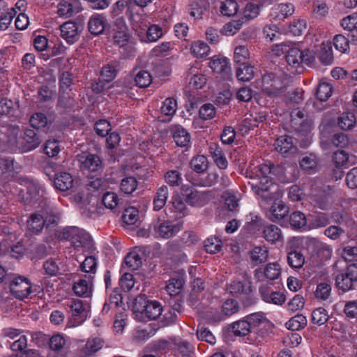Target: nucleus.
I'll return each instance as SVG.
<instances>
[{"mask_svg": "<svg viewBox=\"0 0 357 357\" xmlns=\"http://www.w3.org/2000/svg\"><path fill=\"white\" fill-rule=\"evenodd\" d=\"M275 146L278 152L285 154L294 148V139L290 136H281L276 139Z\"/></svg>", "mask_w": 357, "mask_h": 357, "instance_id": "obj_28", "label": "nucleus"}, {"mask_svg": "<svg viewBox=\"0 0 357 357\" xmlns=\"http://www.w3.org/2000/svg\"><path fill=\"white\" fill-rule=\"evenodd\" d=\"M338 126L342 130H350L356 124V116L351 112H344L338 118Z\"/></svg>", "mask_w": 357, "mask_h": 357, "instance_id": "obj_43", "label": "nucleus"}, {"mask_svg": "<svg viewBox=\"0 0 357 357\" xmlns=\"http://www.w3.org/2000/svg\"><path fill=\"white\" fill-rule=\"evenodd\" d=\"M190 52L195 57L202 58L208 54L210 47L206 43L198 40L192 44Z\"/></svg>", "mask_w": 357, "mask_h": 357, "instance_id": "obj_44", "label": "nucleus"}, {"mask_svg": "<svg viewBox=\"0 0 357 357\" xmlns=\"http://www.w3.org/2000/svg\"><path fill=\"white\" fill-rule=\"evenodd\" d=\"M31 283L26 278L16 277L10 282V293L20 300L26 298L31 293Z\"/></svg>", "mask_w": 357, "mask_h": 357, "instance_id": "obj_6", "label": "nucleus"}, {"mask_svg": "<svg viewBox=\"0 0 357 357\" xmlns=\"http://www.w3.org/2000/svg\"><path fill=\"white\" fill-rule=\"evenodd\" d=\"M81 26L73 21H68L60 26L61 35L68 43H74L79 38Z\"/></svg>", "mask_w": 357, "mask_h": 357, "instance_id": "obj_9", "label": "nucleus"}, {"mask_svg": "<svg viewBox=\"0 0 357 357\" xmlns=\"http://www.w3.org/2000/svg\"><path fill=\"white\" fill-rule=\"evenodd\" d=\"M251 187L264 200H271L275 198V191L273 190V188H275L273 183L264 182L261 180L251 183Z\"/></svg>", "mask_w": 357, "mask_h": 357, "instance_id": "obj_11", "label": "nucleus"}, {"mask_svg": "<svg viewBox=\"0 0 357 357\" xmlns=\"http://www.w3.org/2000/svg\"><path fill=\"white\" fill-rule=\"evenodd\" d=\"M69 308L73 326L82 324L88 317L90 311V303L86 301L72 299L66 304Z\"/></svg>", "mask_w": 357, "mask_h": 357, "instance_id": "obj_3", "label": "nucleus"}, {"mask_svg": "<svg viewBox=\"0 0 357 357\" xmlns=\"http://www.w3.org/2000/svg\"><path fill=\"white\" fill-rule=\"evenodd\" d=\"M291 126L298 132H307L312 126V120L303 111L294 109L291 112Z\"/></svg>", "mask_w": 357, "mask_h": 357, "instance_id": "obj_5", "label": "nucleus"}, {"mask_svg": "<svg viewBox=\"0 0 357 357\" xmlns=\"http://www.w3.org/2000/svg\"><path fill=\"white\" fill-rule=\"evenodd\" d=\"M168 197L169 188L167 185H162L158 188L153 200V210L155 211L161 210L165 206Z\"/></svg>", "mask_w": 357, "mask_h": 357, "instance_id": "obj_20", "label": "nucleus"}, {"mask_svg": "<svg viewBox=\"0 0 357 357\" xmlns=\"http://www.w3.org/2000/svg\"><path fill=\"white\" fill-rule=\"evenodd\" d=\"M231 328L234 335L236 336H245L252 333L246 317L243 319L234 322L231 325Z\"/></svg>", "mask_w": 357, "mask_h": 357, "instance_id": "obj_39", "label": "nucleus"}, {"mask_svg": "<svg viewBox=\"0 0 357 357\" xmlns=\"http://www.w3.org/2000/svg\"><path fill=\"white\" fill-rule=\"evenodd\" d=\"M263 237L266 241L275 243L282 241L281 229L274 225L265 226L263 229Z\"/></svg>", "mask_w": 357, "mask_h": 357, "instance_id": "obj_23", "label": "nucleus"}, {"mask_svg": "<svg viewBox=\"0 0 357 357\" xmlns=\"http://www.w3.org/2000/svg\"><path fill=\"white\" fill-rule=\"evenodd\" d=\"M54 183L56 189L66 191L73 187V180L70 174L61 172L56 174Z\"/></svg>", "mask_w": 357, "mask_h": 357, "instance_id": "obj_26", "label": "nucleus"}, {"mask_svg": "<svg viewBox=\"0 0 357 357\" xmlns=\"http://www.w3.org/2000/svg\"><path fill=\"white\" fill-rule=\"evenodd\" d=\"M211 197L209 192H202L197 190H191L189 193L186 195L185 201L190 205L195 206H202L208 202Z\"/></svg>", "mask_w": 357, "mask_h": 357, "instance_id": "obj_13", "label": "nucleus"}, {"mask_svg": "<svg viewBox=\"0 0 357 357\" xmlns=\"http://www.w3.org/2000/svg\"><path fill=\"white\" fill-rule=\"evenodd\" d=\"M27 228L33 234L40 233L45 226V222L41 214L33 213L27 220Z\"/></svg>", "mask_w": 357, "mask_h": 357, "instance_id": "obj_29", "label": "nucleus"}, {"mask_svg": "<svg viewBox=\"0 0 357 357\" xmlns=\"http://www.w3.org/2000/svg\"><path fill=\"white\" fill-rule=\"evenodd\" d=\"M333 88L326 82H321L317 86L316 96L320 101H326L331 97Z\"/></svg>", "mask_w": 357, "mask_h": 357, "instance_id": "obj_52", "label": "nucleus"}, {"mask_svg": "<svg viewBox=\"0 0 357 357\" xmlns=\"http://www.w3.org/2000/svg\"><path fill=\"white\" fill-rule=\"evenodd\" d=\"M331 287L326 282H321L317 287L315 297L318 299L326 301L331 296Z\"/></svg>", "mask_w": 357, "mask_h": 357, "instance_id": "obj_64", "label": "nucleus"}, {"mask_svg": "<svg viewBox=\"0 0 357 357\" xmlns=\"http://www.w3.org/2000/svg\"><path fill=\"white\" fill-rule=\"evenodd\" d=\"M135 82L138 87L146 88L152 82V77L148 71L140 70L135 75Z\"/></svg>", "mask_w": 357, "mask_h": 357, "instance_id": "obj_54", "label": "nucleus"}, {"mask_svg": "<svg viewBox=\"0 0 357 357\" xmlns=\"http://www.w3.org/2000/svg\"><path fill=\"white\" fill-rule=\"evenodd\" d=\"M313 252L320 261H326L331 258L332 249L327 244L317 239H313Z\"/></svg>", "mask_w": 357, "mask_h": 357, "instance_id": "obj_24", "label": "nucleus"}, {"mask_svg": "<svg viewBox=\"0 0 357 357\" xmlns=\"http://www.w3.org/2000/svg\"><path fill=\"white\" fill-rule=\"evenodd\" d=\"M57 8V13L61 17H70L74 12L73 6L68 0H61Z\"/></svg>", "mask_w": 357, "mask_h": 357, "instance_id": "obj_63", "label": "nucleus"}, {"mask_svg": "<svg viewBox=\"0 0 357 357\" xmlns=\"http://www.w3.org/2000/svg\"><path fill=\"white\" fill-rule=\"evenodd\" d=\"M45 190L36 181H30L27 185V192L25 204H31L40 202L43 200Z\"/></svg>", "mask_w": 357, "mask_h": 357, "instance_id": "obj_10", "label": "nucleus"}, {"mask_svg": "<svg viewBox=\"0 0 357 357\" xmlns=\"http://www.w3.org/2000/svg\"><path fill=\"white\" fill-rule=\"evenodd\" d=\"M42 142L40 136L32 129H26L23 137H20L18 151L28 152L36 149Z\"/></svg>", "mask_w": 357, "mask_h": 357, "instance_id": "obj_7", "label": "nucleus"}, {"mask_svg": "<svg viewBox=\"0 0 357 357\" xmlns=\"http://www.w3.org/2000/svg\"><path fill=\"white\" fill-rule=\"evenodd\" d=\"M286 327L292 331L303 328L307 325V319L301 314H298L291 318L287 323Z\"/></svg>", "mask_w": 357, "mask_h": 357, "instance_id": "obj_42", "label": "nucleus"}, {"mask_svg": "<svg viewBox=\"0 0 357 357\" xmlns=\"http://www.w3.org/2000/svg\"><path fill=\"white\" fill-rule=\"evenodd\" d=\"M18 101L3 98L0 100V114L8 115L17 119L20 117V111Z\"/></svg>", "mask_w": 357, "mask_h": 357, "instance_id": "obj_14", "label": "nucleus"}, {"mask_svg": "<svg viewBox=\"0 0 357 357\" xmlns=\"http://www.w3.org/2000/svg\"><path fill=\"white\" fill-rule=\"evenodd\" d=\"M21 166L11 158H0V170L6 177H13L21 171Z\"/></svg>", "mask_w": 357, "mask_h": 357, "instance_id": "obj_17", "label": "nucleus"}, {"mask_svg": "<svg viewBox=\"0 0 357 357\" xmlns=\"http://www.w3.org/2000/svg\"><path fill=\"white\" fill-rule=\"evenodd\" d=\"M205 250L207 252L215 254L219 252L222 248L221 241L216 237L207 238L204 241Z\"/></svg>", "mask_w": 357, "mask_h": 357, "instance_id": "obj_62", "label": "nucleus"}, {"mask_svg": "<svg viewBox=\"0 0 357 357\" xmlns=\"http://www.w3.org/2000/svg\"><path fill=\"white\" fill-rule=\"evenodd\" d=\"M314 56L309 50H301L294 45L291 44L286 54V61L293 72L301 73L303 64L310 65L314 62Z\"/></svg>", "mask_w": 357, "mask_h": 357, "instance_id": "obj_1", "label": "nucleus"}, {"mask_svg": "<svg viewBox=\"0 0 357 357\" xmlns=\"http://www.w3.org/2000/svg\"><path fill=\"white\" fill-rule=\"evenodd\" d=\"M264 275L267 279L274 280L281 275V268L278 263H269L264 268Z\"/></svg>", "mask_w": 357, "mask_h": 357, "instance_id": "obj_56", "label": "nucleus"}, {"mask_svg": "<svg viewBox=\"0 0 357 357\" xmlns=\"http://www.w3.org/2000/svg\"><path fill=\"white\" fill-rule=\"evenodd\" d=\"M278 168L271 162L263 163L252 168L250 176L252 178H256L260 181L267 183H273L271 175H275Z\"/></svg>", "mask_w": 357, "mask_h": 357, "instance_id": "obj_8", "label": "nucleus"}, {"mask_svg": "<svg viewBox=\"0 0 357 357\" xmlns=\"http://www.w3.org/2000/svg\"><path fill=\"white\" fill-rule=\"evenodd\" d=\"M333 161L336 167L347 168L354 163L351 161V158H350L348 153L343 150L335 151L333 153Z\"/></svg>", "mask_w": 357, "mask_h": 357, "instance_id": "obj_34", "label": "nucleus"}, {"mask_svg": "<svg viewBox=\"0 0 357 357\" xmlns=\"http://www.w3.org/2000/svg\"><path fill=\"white\" fill-rule=\"evenodd\" d=\"M245 21L242 18L238 20H232L223 26L221 33L225 36H233L241 29Z\"/></svg>", "mask_w": 357, "mask_h": 357, "instance_id": "obj_49", "label": "nucleus"}, {"mask_svg": "<svg viewBox=\"0 0 357 357\" xmlns=\"http://www.w3.org/2000/svg\"><path fill=\"white\" fill-rule=\"evenodd\" d=\"M254 67L251 65L242 64L236 68V76L240 81L248 82L254 77Z\"/></svg>", "mask_w": 357, "mask_h": 357, "instance_id": "obj_33", "label": "nucleus"}, {"mask_svg": "<svg viewBox=\"0 0 357 357\" xmlns=\"http://www.w3.org/2000/svg\"><path fill=\"white\" fill-rule=\"evenodd\" d=\"M252 264L255 266L267 261L268 252L266 247H255L250 252Z\"/></svg>", "mask_w": 357, "mask_h": 357, "instance_id": "obj_27", "label": "nucleus"}, {"mask_svg": "<svg viewBox=\"0 0 357 357\" xmlns=\"http://www.w3.org/2000/svg\"><path fill=\"white\" fill-rule=\"evenodd\" d=\"M79 160L83 167L91 172L99 170L102 165L100 158L96 154L78 155Z\"/></svg>", "mask_w": 357, "mask_h": 357, "instance_id": "obj_15", "label": "nucleus"}, {"mask_svg": "<svg viewBox=\"0 0 357 357\" xmlns=\"http://www.w3.org/2000/svg\"><path fill=\"white\" fill-rule=\"evenodd\" d=\"M210 68L218 73L227 72L229 68V61L225 57L214 56L209 63Z\"/></svg>", "mask_w": 357, "mask_h": 357, "instance_id": "obj_37", "label": "nucleus"}, {"mask_svg": "<svg viewBox=\"0 0 357 357\" xmlns=\"http://www.w3.org/2000/svg\"><path fill=\"white\" fill-rule=\"evenodd\" d=\"M176 144L181 147L189 146L190 142V135L182 127H177L173 135Z\"/></svg>", "mask_w": 357, "mask_h": 357, "instance_id": "obj_31", "label": "nucleus"}, {"mask_svg": "<svg viewBox=\"0 0 357 357\" xmlns=\"http://www.w3.org/2000/svg\"><path fill=\"white\" fill-rule=\"evenodd\" d=\"M43 268L44 273L48 276H56L59 273L58 262L52 258L44 262Z\"/></svg>", "mask_w": 357, "mask_h": 357, "instance_id": "obj_61", "label": "nucleus"}, {"mask_svg": "<svg viewBox=\"0 0 357 357\" xmlns=\"http://www.w3.org/2000/svg\"><path fill=\"white\" fill-rule=\"evenodd\" d=\"M328 319L327 311L323 307L315 309L312 313V321L319 326L325 324Z\"/></svg>", "mask_w": 357, "mask_h": 357, "instance_id": "obj_60", "label": "nucleus"}, {"mask_svg": "<svg viewBox=\"0 0 357 357\" xmlns=\"http://www.w3.org/2000/svg\"><path fill=\"white\" fill-rule=\"evenodd\" d=\"M289 213L288 207L281 201L275 202L266 211V217L272 222L282 220Z\"/></svg>", "mask_w": 357, "mask_h": 357, "instance_id": "obj_12", "label": "nucleus"}, {"mask_svg": "<svg viewBox=\"0 0 357 357\" xmlns=\"http://www.w3.org/2000/svg\"><path fill=\"white\" fill-rule=\"evenodd\" d=\"M333 45L341 53H347L349 50V40L342 34H337L334 37Z\"/></svg>", "mask_w": 357, "mask_h": 357, "instance_id": "obj_53", "label": "nucleus"}, {"mask_svg": "<svg viewBox=\"0 0 357 357\" xmlns=\"http://www.w3.org/2000/svg\"><path fill=\"white\" fill-rule=\"evenodd\" d=\"M238 10V5L235 0H225L220 6L221 13L227 17L234 16Z\"/></svg>", "mask_w": 357, "mask_h": 357, "instance_id": "obj_48", "label": "nucleus"}, {"mask_svg": "<svg viewBox=\"0 0 357 357\" xmlns=\"http://www.w3.org/2000/svg\"><path fill=\"white\" fill-rule=\"evenodd\" d=\"M103 346V341L99 337L89 339L81 353L83 357L89 356L99 351Z\"/></svg>", "mask_w": 357, "mask_h": 357, "instance_id": "obj_30", "label": "nucleus"}, {"mask_svg": "<svg viewBox=\"0 0 357 357\" xmlns=\"http://www.w3.org/2000/svg\"><path fill=\"white\" fill-rule=\"evenodd\" d=\"M191 169L197 173H203L208 167V161L203 155H197L192 158L190 162Z\"/></svg>", "mask_w": 357, "mask_h": 357, "instance_id": "obj_35", "label": "nucleus"}, {"mask_svg": "<svg viewBox=\"0 0 357 357\" xmlns=\"http://www.w3.org/2000/svg\"><path fill=\"white\" fill-rule=\"evenodd\" d=\"M63 238L67 239L71 245L77 250L81 248H90L91 245V238L89 233L78 227H68L63 229L62 233Z\"/></svg>", "mask_w": 357, "mask_h": 357, "instance_id": "obj_2", "label": "nucleus"}, {"mask_svg": "<svg viewBox=\"0 0 357 357\" xmlns=\"http://www.w3.org/2000/svg\"><path fill=\"white\" fill-rule=\"evenodd\" d=\"M73 289L77 296L91 297L92 294V282L89 278L87 279H79L74 283Z\"/></svg>", "mask_w": 357, "mask_h": 357, "instance_id": "obj_19", "label": "nucleus"}, {"mask_svg": "<svg viewBox=\"0 0 357 357\" xmlns=\"http://www.w3.org/2000/svg\"><path fill=\"white\" fill-rule=\"evenodd\" d=\"M319 60L324 65H331L333 63V55L330 43H322Z\"/></svg>", "mask_w": 357, "mask_h": 357, "instance_id": "obj_46", "label": "nucleus"}, {"mask_svg": "<svg viewBox=\"0 0 357 357\" xmlns=\"http://www.w3.org/2000/svg\"><path fill=\"white\" fill-rule=\"evenodd\" d=\"M239 310L238 302L234 299L226 300L221 305V312L215 317V321H222L226 317L236 314Z\"/></svg>", "mask_w": 357, "mask_h": 357, "instance_id": "obj_18", "label": "nucleus"}, {"mask_svg": "<svg viewBox=\"0 0 357 357\" xmlns=\"http://www.w3.org/2000/svg\"><path fill=\"white\" fill-rule=\"evenodd\" d=\"M287 263L293 268H301L305 263V257L298 251H291L287 255Z\"/></svg>", "mask_w": 357, "mask_h": 357, "instance_id": "obj_45", "label": "nucleus"}, {"mask_svg": "<svg viewBox=\"0 0 357 357\" xmlns=\"http://www.w3.org/2000/svg\"><path fill=\"white\" fill-rule=\"evenodd\" d=\"M125 264L131 270H137L142 265V259L137 252H130L125 257Z\"/></svg>", "mask_w": 357, "mask_h": 357, "instance_id": "obj_58", "label": "nucleus"}, {"mask_svg": "<svg viewBox=\"0 0 357 357\" xmlns=\"http://www.w3.org/2000/svg\"><path fill=\"white\" fill-rule=\"evenodd\" d=\"M8 142L15 150H18V144L22 137L21 130L18 126H10L7 128Z\"/></svg>", "mask_w": 357, "mask_h": 357, "instance_id": "obj_32", "label": "nucleus"}, {"mask_svg": "<svg viewBox=\"0 0 357 357\" xmlns=\"http://www.w3.org/2000/svg\"><path fill=\"white\" fill-rule=\"evenodd\" d=\"M250 51L247 46L240 45H237L234 52V60L236 63L246 64L250 58Z\"/></svg>", "mask_w": 357, "mask_h": 357, "instance_id": "obj_41", "label": "nucleus"}, {"mask_svg": "<svg viewBox=\"0 0 357 357\" xmlns=\"http://www.w3.org/2000/svg\"><path fill=\"white\" fill-rule=\"evenodd\" d=\"M299 164L301 167L305 171L312 170L317 167V158L314 154H306L303 155Z\"/></svg>", "mask_w": 357, "mask_h": 357, "instance_id": "obj_51", "label": "nucleus"}, {"mask_svg": "<svg viewBox=\"0 0 357 357\" xmlns=\"http://www.w3.org/2000/svg\"><path fill=\"white\" fill-rule=\"evenodd\" d=\"M130 34L128 31H116L114 35V43L121 48H128L130 54L133 51L132 47L129 45Z\"/></svg>", "mask_w": 357, "mask_h": 357, "instance_id": "obj_36", "label": "nucleus"}, {"mask_svg": "<svg viewBox=\"0 0 357 357\" xmlns=\"http://www.w3.org/2000/svg\"><path fill=\"white\" fill-rule=\"evenodd\" d=\"M181 229L180 224H173L170 222H164L158 229V235L164 238H169L174 236Z\"/></svg>", "mask_w": 357, "mask_h": 357, "instance_id": "obj_25", "label": "nucleus"}, {"mask_svg": "<svg viewBox=\"0 0 357 357\" xmlns=\"http://www.w3.org/2000/svg\"><path fill=\"white\" fill-rule=\"evenodd\" d=\"M137 186V181L135 177L128 176L122 179L120 185L121 190L125 194H131Z\"/></svg>", "mask_w": 357, "mask_h": 357, "instance_id": "obj_57", "label": "nucleus"}, {"mask_svg": "<svg viewBox=\"0 0 357 357\" xmlns=\"http://www.w3.org/2000/svg\"><path fill=\"white\" fill-rule=\"evenodd\" d=\"M183 285V281L181 278H172L168 282L165 289L170 296L179 294Z\"/></svg>", "mask_w": 357, "mask_h": 357, "instance_id": "obj_59", "label": "nucleus"}, {"mask_svg": "<svg viewBox=\"0 0 357 357\" xmlns=\"http://www.w3.org/2000/svg\"><path fill=\"white\" fill-rule=\"evenodd\" d=\"M273 77V74H266L262 79L263 91L268 96H277L282 92V89L277 86V81L274 80Z\"/></svg>", "mask_w": 357, "mask_h": 357, "instance_id": "obj_22", "label": "nucleus"}, {"mask_svg": "<svg viewBox=\"0 0 357 357\" xmlns=\"http://www.w3.org/2000/svg\"><path fill=\"white\" fill-rule=\"evenodd\" d=\"M106 20L105 17L99 14L93 15L88 22V29L93 35H99L105 29Z\"/></svg>", "mask_w": 357, "mask_h": 357, "instance_id": "obj_21", "label": "nucleus"}, {"mask_svg": "<svg viewBox=\"0 0 357 357\" xmlns=\"http://www.w3.org/2000/svg\"><path fill=\"white\" fill-rule=\"evenodd\" d=\"M144 313L151 319H156L162 312V307L158 301H149L144 307Z\"/></svg>", "mask_w": 357, "mask_h": 357, "instance_id": "obj_40", "label": "nucleus"}, {"mask_svg": "<svg viewBox=\"0 0 357 357\" xmlns=\"http://www.w3.org/2000/svg\"><path fill=\"white\" fill-rule=\"evenodd\" d=\"M294 13V6L293 4L280 3L274 6L271 12V17L276 20H282Z\"/></svg>", "mask_w": 357, "mask_h": 357, "instance_id": "obj_16", "label": "nucleus"}, {"mask_svg": "<svg viewBox=\"0 0 357 357\" xmlns=\"http://www.w3.org/2000/svg\"><path fill=\"white\" fill-rule=\"evenodd\" d=\"M227 291L235 296H238L243 294H248L250 291V287H245L240 281H234L227 286Z\"/></svg>", "mask_w": 357, "mask_h": 357, "instance_id": "obj_50", "label": "nucleus"}, {"mask_svg": "<svg viewBox=\"0 0 357 357\" xmlns=\"http://www.w3.org/2000/svg\"><path fill=\"white\" fill-rule=\"evenodd\" d=\"M155 331L151 327H146L144 328H138L134 334V340L137 342H143L153 336Z\"/></svg>", "mask_w": 357, "mask_h": 357, "instance_id": "obj_55", "label": "nucleus"}, {"mask_svg": "<svg viewBox=\"0 0 357 357\" xmlns=\"http://www.w3.org/2000/svg\"><path fill=\"white\" fill-rule=\"evenodd\" d=\"M15 15L14 8L7 9L6 8H0V29L6 30L10 24L13 17Z\"/></svg>", "mask_w": 357, "mask_h": 357, "instance_id": "obj_47", "label": "nucleus"}, {"mask_svg": "<svg viewBox=\"0 0 357 357\" xmlns=\"http://www.w3.org/2000/svg\"><path fill=\"white\" fill-rule=\"evenodd\" d=\"M335 285L344 291L354 288V283L357 282V264L349 265L345 271L337 273L335 275Z\"/></svg>", "mask_w": 357, "mask_h": 357, "instance_id": "obj_4", "label": "nucleus"}, {"mask_svg": "<svg viewBox=\"0 0 357 357\" xmlns=\"http://www.w3.org/2000/svg\"><path fill=\"white\" fill-rule=\"evenodd\" d=\"M246 318L250 326L251 332L255 331L267 321V319L262 312L250 314L247 315Z\"/></svg>", "mask_w": 357, "mask_h": 357, "instance_id": "obj_38", "label": "nucleus"}]
</instances>
